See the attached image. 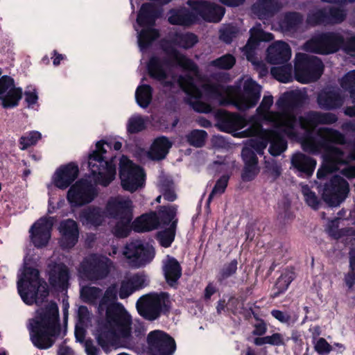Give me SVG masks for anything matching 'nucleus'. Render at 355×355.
<instances>
[{
  "label": "nucleus",
  "instance_id": "obj_1",
  "mask_svg": "<svg viewBox=\"0 0 355 355\" xmlns=\"http://www.w3.org/2000/svg\"><path fill=\"white\" fill-rule=\"evenodd\" d=\"M180 90H176L180 92ZM186 94L184 102L198 113L209 114L214 105H234L239 111L254 107L261 90H181Z\"/></svg>",
  "mask_w": 355,
  "mask_h": 355
},
{
  "label": "nucleus",
  "instance_id": "obj_2",
  "mask_svg": "<svg viewBox=\"0 0 355 355\" xmlns=\"http://www.w3.org/2000/svg\"><path fill=\"white\" fill-rule=\"evenodd\" d=\"M164 51L168 58H162L157 55H153L149 58L146 64L149 76L161 83H165L166 86H172L171 82L166 81L168 78V72L165 66L179 67L186 72L178 78L179 89H200L196 85V80H202V75L198 65L173 46L166 47Z\"/></svg>",
  "mask_w": 355,
  "mask_h": 355
},
{
  "label": "nucleus",
  "instance_id": "obj_3",
  "mask_svg": "<svg viewBox=\"0 0 355 355\" xmlns=\"http://www.w3.org/2000/svg\"><path fill=\"white\" fill-rule=\"evenodd\" d=\"M132 319L124 306L113 302L106 307L103 321L98 322L96 338L104 351L119 342L130 343L133 340L132 332Z\"/></svg>",
  "mask_w": 355,
  "mask_h": 355
},
{
  "label": "nucleus",
  "instance_id": "obj_4",
  "mask_svg": "<svg viewBox=\"0 0 355 355\" xmlns=\"http://www.w3.org/2000/svg\"><path fill=\"white\" fill-rule=\"evenodd\" d=\"M122 147L120 141L111 142L101 139L96 142V149L92 150L87 157V167L94 181L103 187L108 186L115 178L116 169V156H107V149L113 148L119 150Z\"/></svg>",
  "mask_w": 355,
  "mask_h": 355
},
{
  "label": "nucleus",
  "instance_id": "obj_5",
  "mask_svg": "<svg viewBox=\"0 0 355 355\" xmlns=\"http://www.w3.org/2000/svg\"><path fill=\"white\" fill-rule=\"evenodd\" d=\"M60 333L58 307L53 303L34 320L30 329V337L35 347L47 349L54 345Z\"/></svg>",
  "mask_w": 355,
  "mask_h": 355
},
{
  "label": "nucleus",
  "instance_id": "obj_6",
  "mask_svg": "<svg viewBox=\"0 0 355 355\" xmlns=\"http://www.w3.org/2000/svg\"><path fill=\"white\" fill-rule=\"evenodd\" d=\"M17 290L24 302L28 305L44 301L49 293L39 270L33 267L24 268L22 277L17 282Z\"/></svg>",
  "mask_w": 355,
  "mask_h": 355
},
{
  "label": "nucleus",
  "instance_id": "obj_7",
  "mask_svg": "<svg viewBox=\"0 0 355 355\" xmlns=\"http://www.w3.org/2000/svg\"><path fill=\"white\" fill-rule=\"evenodd\" d=\"M136 308L139 315L144 319L154 321L161 315H168L170 313V295L163 291L144 295L137 300Z\"/></svg>",
  "mask_w": 355,
  "mask_h": 355
},
{
  "label": "nucleus",
  "instance_id": "obj_8",
  "mask_svg": "<svg viewBox=\"0 0 355 355\" xmlns=\"http://www.w3.org/2000/svg\"><path fill=\"white\" fill-rule=\"evenodd\" d=\"M324 65L317 56L297 53L294 63L295 79L302 84L317 82L324 73Z\"/></svg>",
  "mask_w": 355,
  "mask_h": 355
},
{
  "label": "nucleus",
  "instance_id": "obj_9",
  "mask_svg": "<svg viewBox=\"0 0 355 355\" xmlns=\"http://www.w3.org/2000/svg\"><path fill=\"white\" fill-rule=\"evenodd\" d=\"M347 139L343 133L331 128H320L315 136L307 137L302 143L304 151L312 154H318L321 150L324 153L330 144L344 145Z\"/></svg>",
  "mask_w": 355,
  "mask_h": 355
},
{
  "label": "nucleus",
  "instance_id": "obj_10",
  "mask_svg": "<svg viewBox=\"0 0 355 355\" xmlns=\"http://www.w3.org/2000/svg\"><path fill=\"white\" fill-rule=\"evenodd\" d=\"M145 177L142 167L134 164L126 156L121 157L119 162V178L124 190L133 193L141 188L145 182Z\"/></svg>",
  "mask_w": 355,
  "mask_h": 355
},
{
  "label": "nucleus",
  "instance_id": "obj_11",
  "mask_svg": "<svg viewBox=\"0 0 355 355\" xmlns=\"http://www.w3.org/2000/svg\"><path fill=\"white\" fill-rule=\"evenodd\" d=\"M344 37L337 32H324L305 42L304 48L306 51L324 55L334 53L343 49Z\"/></svg>",
  "mask_w": 355,
  "mask_h": 355
},
{
  "label": "nucleus",
  "instance_id": "obj_12",
  "mask_svg": "<svg viewBox=\"0 0 355 355\" xmlns=\"http://www.w3.org/2000/svg\"><path fill=\"white\" fill-rule=\"evenodd\" d=\"M349 193V184L338 175L327 181L322 189V198L329 207H338L345 200Z\"/></svg>",
  "mask_w": 355,
  "mask_h": 355
},
{
  "label": "nucleus",
  "instance_id": "obj_13",
  "mask_svg": "<svg viewBox=\"0 0 355 355\" xmlns=\"http://www.w3.org/2000/svg\"><path fill=\"white\" fill-rule=\"evenodd\" d=\"M146 340L151 355H173L176 350L175 339L164 331H151Z\"/></svg>",
  "mask_w": 355,
  "mask_h": 355
},
{
  "label": "nucleus",
  "instance_id": "obj_14",
  "mask_svg": "<svg viewBox=\"0 0 355 355\" xmlns=\"http://www.w3.org/2000/svg\"><path fill=\"white\" fill-rule=\"evenodd\" d=\"M110 259L107 257H98L96 254H92L82 261L80 272L91 281L103 279L110 273Z\"/></svg>",
  "mask_w": 355,
  "mask_h": 355
},
{
  "label": "nucleus",
  "instance_id": "obj_15",
  "mask_svg": "<svg viewBox=\"0 0 355 355\" xmlns=\"http://www.w3.org/2000/svg\"><path fill=\"white\" fill-rule=\"evenodd\" d=\"M155 252L152 245L135 240L125 245L124 255L132 265L139 268L149 263L155 257Z\"/></svg>",
  "mask_w": 355,
  "mask_h": 355
},
{
  "label": "nucleus",
  "instance_id": "obj_16",
  "mask_svg": "<svg viewBox=\"0 0 355 355\" xmlns=\"http://www.w3.org/2000/svg\"><path fill=\"white\" fill-rule=\"evenodd\" d=\"M96 196L92 184L85 179H80L70 187L67 200L72 207H80L90 203Z\"/></svg>",
  "mask_w": 355,
  "mask_h": 355
},
{
  "label": "nucleus",
  "instance_id": "obj_17",
  "mask_svg": "<svg viewBox=\"0 0 355 355\" xmlns=\"http://www.w3.org/2000/svg\"><path fill=\"white\" fill-rule=\"evenodd\" d=\"M55 218L43 216L31 226L29 232L31 242L37 248L47 245L51 236Z\"/></svg>",
  "mask_w": 355,
  "mask_h": 355
},
{
  "label": "nucleus",
  "instance_id": "obj_18",
  "mask_svg": "<svg viewBox=\"0 0 355 355\" xmlns=\"http://www.w3.org/2000/svg\"><path fill=\"white\" fill-rule=\"evenodd\" d=\"M187 4L203 20L209 22H218L225 15V8L219 5L205 0H189Z\"/></svg>",
  "mask_w": 355,
  "mask_h": 355
},
{
  "label": "nucleus",
  "instance_id": "obj_19",
  "mask_svg": "<svg viewBox=\"0 0 355 355\" xmlns=\"http://www.w3.org/2000/svg\"><path fill=\"white\" fill-rule=\"evenodd\" d=\"M323 157L322 166L317 172L318 179L324 178L328 174L338 171L339 166L345 163L343 150L338 147L332 146V144H330Z\"/></svg>",
  "mask_w": 355,
  "mask_h": 355
},
{
  "label": "nucleus",
  "instance_id": "obj_20",
  "mask_svg": "<svg viewBox=\"0 0 355 355\" xmlns=\"http://www.w3.org/2000/svg\"><path fill=\"white\" fill-rule=\"evenodd\" d=\"M107 218L116 220L133 218L132 202L130 199H110L105 207Z\"/></svg>",
  "mask_w": 355,
  "mask_h": 355
},
{
  "label": "nucleus",
  "instance_id": "obj_21",
  "mask_svg": "<svg viewBox=\"0 0 355 355\" xmlns=\"http://www.w3.org/2000/svg\"><path fill=\"white\" fill-rule=\"evenodd\" d=\"M250 137H256L248 141V148H251L255 153L263 155L270 142L269 129L263 128L260 122L253 123V124L245 130Z\"/></svg>",
  "mask_w": 355,
  "mask_h": 355
},
{
  "label": "nucleus",
  "instance_id": "obj_22",
  "mask_svg": "<svg viewBox=\"0 0 355 355\" xmlns=\"http://www.w3.org/2000/svg\"><path fill=\"white\" fill-rule=\"evenodd\" d=\"M59 232L61 239L59 241L60 246L63 249L73 248L78 241L80 230L78 223L73 219L68 218L60 222Z\"/></svg>",
  "mask_w": 355,
  "mask_h": 355
},
{
  "label": "nucleus",
  "instance_id": "obj_23",
  "mask_svg": "<svg viewBox=\"0 0 355 355\" xmlns=\"http://www.w3.org/2000/svg\"><path fill=\"white\" fill-rule=\"evenodd\" d=\"M79 168L74 162L60 166L55 172L53 182L55 187L64 190L68 188L78 178Z\"/></svg>",
  "mask_w": 355,
  "mask_h": 355
},
{
  "label": "nucleus",
  "instance_id": "obj_24",
  "mask_svg": "<svg viewBox=\"0 0 355 355\" xmlns=\"http://www.w3.org/2000/svg\"><path fill=\"white\" fill-rule=\"evenodd\" d=\"M338 121L337 116L331 112L322 113L316 111H309L303 116H300V127L307 130L311 128H315L320 124L331 125Z\"/></svg>",
  "mask_w": 355,
  "mask_h": 355
},
{
  "label": "nucleus",
  "instance_id": "obj_25",
  "mask_svg": "<svg viewBox=\"0 0 355 355\" xmlns=\"http://www.w3.org/2000/svg\"><path fill=\"white\" fill-rule=\"evenodd\" d=\"M215 117L218 129L225 132L232 133L243 127L244 119L238 114L225 110H218Z\"/></svg>",
  "mask_w": 355,
  "mask_h": 355
},
{
  "label": "nucleus",
  "instance_id": "obj_26",
  "mask_svg": "<svg viewBox=\"0 0 355 355\" xmlns=\"http://www.w3.org/2000/svg\"><path fill=\"white\" fill-rule=\"evenodd\" d=\"M291 57V49L284 41H275L266 50V60L271 64H282L288 62Z\"/></svg>",
  "mask_w": 355,
  "mask_h": 355
},
{
  "label": "nucleus",
  "instance_id": "obj_27",
  "mask_svg": "<svg viewBox=\"0 0 355 355\" xmlns=\"http://www.w3.org/2000/svg\"><path fill=\"white\" fill-rule=\"evenodd\" d=\"M162 13V9L157 5L149 2L144 3L137 13V24L142 28L154 27Z\"/></svg>",
  "mask_w": 355,
  "mask_h": 355
},
{
  "label": "nucleus",
  "instance_id": "obj_28",
  "mask_svg": "<svg viewBox=\"0 0 355 355\" xmlns=\"http://www.w3.org/2000/svg\"><path fill=\"white\" fill-rule=\"evenodd\" d=\"M49 275V282L53 288L62 291L68 288L70 272L69 268L64 263H54L50 268Z\"/></svg>",
  "mask_w": 355,
  "mask_h": 355
},
{
  "label": "nucleus",
  "instance_id": "obj_29",
  "mask_svg": "<svg viewBox=\"0 0 355 355\" xmlns=\"http://www.w3.org/2000/svg\"><path fill=\"white\" fill-rule=\"evenodd\" d=\"M162 272L168 285L176 288L182 272L178 261L175 257L167 255L166 259L162 261Z\"/></svg>",
  "mask_w": 355,
  "mask_h": 355
},
{
  "label": "nucleus",
  "instance_id": "obj_30",
  "mask_svg": "<svg viewBox=\"0 0 355 355\" xmlns=\"http://www.w3.org/2000/svg\"><path fill=\"white\" fill-rule=\"evenodd\" d=\"M273 103V97L272 95L264 96L260 105L256 110V116L251 118L253 123L256 122H268L275 123L277 121L280 114L277 112L270 111V108Z\"/></svg>",
  "mask_w": 355,
  "mask_h": 355
},
{
  "label": "nucleus",
  "instance_id": "obj_31",
  "mask_svg": "<svg viewBox=\"0 0 355 355\" xmlns=\"http://www.w3.org/2000/svg\"><path fill=\"white\" fill-rule=\"evenodd\" d=\"M291 164L299 173V176L309 178L315 168L316 161L310 156L297 152L292 156Z\"/></svg>",
  "mask_w": 355,
  "mask_h": 355
},
{
  "label": "nucleus",
  "instance_id": "obj_32",
  "mask_svg": "<svg viewBox=\"0 0 355 355\" xmlns=\"http://www.w3.org/2000/svg\"><path fill=\"white\" fill-rule=\"evenodd\" d=\"M197 21L198 16L194 11L191 12L185 7L173 8L169 11L168 21L171 25L189 26L196 24Z\"/></svg>",
  "mask_w": 355,
  "mask_h": 355
},
{
  "label": "nucleus",
  "instance_id": "obj_33",
  "mask_svg": "<svg viewBox=\"0 0 355 355\" xmlns=\"http://www.w3.org/2000/svg\"><path fill=\"white\" fill-rule=\"evenodd\" d=\"M159 227L157 214L154 211L141 214L132 223V230L138 233L150 232Z\"/></svg>",
  "mask_w": 355,
  "mask_h": 355
},
{
  "label": "nucleus",
  "instance_id": "obj_34",
  "mask_svg": "<svg viewBox=\"0 0 355 355\" xmlns=\"http://www.w3.org/2000/svg\"><path fill=\"white\" fill-rule=\"evenodd\" d=\"M105 210L98 206L90 205L80 211L79 218L83 225L98 227L105 220Z\"/></svg>",
  "mask_w": 355,
  "mask_h": 355
},
{
  "label": "nucleus",
  "instance_id": "obj_35",
  "mask_svg": "<svg viewBox=\"0 0 355 355\" xmlns=\"http://www.w3.org/2000/svg\"><path fill=\"white\" fill-rule=\"evenodd\" d=\"M285 92L276 102L277 108L282 112H287L302 105L307 90H298L299 93Z\"/></svg>",
  "mask_w": 355,
  "mask_h": 355
},
{
  "label": "nucleus",
  "instance_id": "obj_36",
  "mask_svg": "<svg viewBox=\"0 0 355 355\" xmlns=\"http://www.w3.org/2000/svg\"><path fill=\"white\" fill-rule=\"evenodd\" d=\"M318 95L317 102L320 108L331 110L340 107L344 100L338 90H320Z\"/></svg>",
  "mask_w": 355,
  "mask_h": 355
},
{
  "label": "nucleus",
  "instance_id": "obj_37",
  "mask_svg": "<svg viewBox=\"0 0 355 355\" xmlns=\"http://www.w3.org/2000/svg\"><path fill=\"white\" fill-rule=\"evenodd\" d=\"M279 6L275 0H258L252 6V10L259 19H267L278 12Z\"/></svg>",
  "mask_w": 355,
  "mask_h": 355
},
{
  "label": "nucleus",
  "instance_id": "obj_38",
  "mask_svg": "<svg viewBox=\"0 0 355 355\" xmlns=\"http://www.w3.org/2000/svg\"><path fill=\"white\" fill-rule=\"evenodd\" d=\"M171 146L172 143L166 137H159L153 142L149 155L154 160H162L166 157Z\"/></svg>",
  "mask_w": 355,
  "mask_h": 355
},
{
  "label": "nucleus",
  "instance_id": "obj_39",
  "mask_svg": "<svg viewBox=\"0 0 355 355\" xmlns=\"http://www.w3.org/2000/svg\"><path fill=\"white\" fill-rule=\"evenodd\" d=\"M270 147L268 151L274 157L280 155L288 147L286 139L279 132L269 129Z\"/></svg>",
  "mask_w": 355,
  "mask_h": 355
},
{
  "label": "nucleus",
  "instance_id": "obj_40",
  "mask_svg": "<svg viewBox=\"0 0 355 355\" xmlns=\"http://www.w3.org/2000/svg\"><path fill=\"white\" fill-rule=\"evenodd\" d=\"M295 278V274L290 270H286L277 278L275 285L272 288L270 297L272 299L278 297L280 295L284 293L291 283Z\"/></svg>",
  "mask_w": 355,
  "mask_h": 355
},
{
  "label": "nucleus",
  "instance_id": "obj_41",
  "mask_svg": "<svg viewBox=\"0 0 355 355\" xmlns=\"http://www.w3.org/2000/svg\"><path fill=\"white\" fill-rule=\"evenodd\" d=\"M171 42L180 48L189 49L198 42V37L191 32H176L171 37Z\"/></svg>",
  "mask_w": 355,
  "mask_h": 355
},
{
  "label": "nucleus",
  "instance_id": "obj_42",
  "mask_svg": "<svg viewBox=\"0 0 355 355\" xmlns=\"http://www.w3.org/2000/svg\"><path fill=\"white\" fill-rule=\"evenodd\" d=\"M23 90H0V105L4 109L17 107L22 98Z\"/></svg>",
  "mask_w": 355,
  "mask_h": 355
},
{
  "label": "nucleus",
  "instance_id": "obj_43",
  "mask_svg": "<svg viewBox=\"0 0 355 355\" xmlns=\"http://www.w3.org/2000/svg\"><path fill=\"white\" fill-rule=\"evenodd\" d=\"M159 37V32L153 27L144 28L138 34V44L141 50L148 49Z\"/></svg>",
  "mask_w": 355,
  "mask_h": 355
},
{
  "label": "nucleus",
  "instance_id": "obj_44",
  "mask_svg": "<svg viewBox=\"0 0 355 355\" xmlns=\"http://www.w3.org/2000/svg\"><path fill=\"white\" fill-rule=\"evenodd\" d=\"M178 219L173 221L169 227L157 232L156 238L160 245L164 248H169L175 237Z\"/></svg>",
  "mask_w": 355,
  "mask_h": 355
},
{
  "label": "nucleus",
  "instance_id": "obj_45",
  "mask_svg": "<svg viewBox=\"0 0 355 355\" xmlns=\"http://www.w3.org/2000/svg\"><path fill=\"white\" fill-rule=\"evenodd\" d=\"M157 214L159 225H168L175 221L177 214V208L174 205L171 206H160L158 209Z\"/></svg>",
  "mask_w": 355,
  "mask_h": 355
},
{
  "label": "nucleus",
  "instance_id": "obj_46",
  "mask_svg": "<svg viewBox=\"0 0 355 355\" xmlns=\"http://www.w3.org/2000/svg\"><path fill=\"white\" fill-rule=\"evenodd\" d=\"M237 269L238 261L235 259L230 262L224 263L216 275L217 282L223 284L225 280L233 277L236 273Z\"/></svg>",
  "mask_w": 355,
  "mask_h": 355
},
{
  "label": "nucleus",
  "instance_id": "obj_47",
  "mask_svg": "<svg viewBox=\"0 0 355 355\" xmlns=\"http://www.w3.org/2000/svg\"><path fill=\"white\" fill-rule=\"evenodd\" d=\"M283 64L272 67L270 74L279 82L286 83L292 80V67L290 64Z\"/></svg>",
  "mask_w": 355,
  "mask_h": 355
},
{
  "label": "nucleus",
  "instance_id": "obj_48",
  "mask_svg": "<svg viewBox=\"0 0 355 355\" xmlns=\"http://www.w3.org/2000/svg\"><path fill=\"white\" fill-rule=\"evenodd\" d=\"M290 340V338H287L286 341L284 340L283 336L279 333H274L271 336H266L263 337H257L254 339V344L257 346H261L266 344H268L273 346H282L286 345V343Z\"/></svg>",
  "mask_w": 355,
  "mask_h": 355
},
{
  "label": "nucleus",
  "instance_id": "obj_49",
  "mask_svg": "<svg viewBox=\"0 0 355 355\" xmlns=\"http://www.w3.org/2000/svg\"><path fill=\"white\" fill-rule=\"evenodd\" d=\"M303 21L302 15L297 12L286 13L282 21V28L286 31H295Z\"/></svg>",
  "mask_w": 355,
  "mask_h": 355
},
{
  "label": "nucleus",
  "instance_id": "obj_50",
  "mask_svg": "<svg viewBox=\"0 0 355 355\" xmlns=\"http://www.w3.org/2000/svg\"><path fill=\"white\" fill-rule=\"evenodd\" d=\"M230 178V176L229 175L225 174L220 176L216 180L215 185L214 186L207 200V205H209V204L211 203V202L216 196H220L225 192L226 189L228 186Z\"/></svg>",
  "mask_w": 355,
  "mask_h": 355
},
{
  "label": "nucleus",
  "instance_id": "obj_51",
  "mask_svg": "<svg viewBox=\"0 0 355 355\" xmlns=\"http://www.w3.org/2000/svg\"><path fill=\"white\" fill-rule=\"evenodd\" d=\"M133 218H128L116 220L112 229L114 235L117 238H125L129 236L132 228V220Z\"/></svg>",
  "mask_w": 355,
  "mask_h": 355
},
{
  "label": "nucleus",
  "instance_id": "obj_52",
  "mask_svg": "<svg viewBox=\"0 0 355 355\" xmlns=\"http://www.w3.org/2000/svg\"><path fill=\"white\" fill-rule=\"evenodd\" d=\"M146 128V121L143 116L139 114L130 117L126 125L127 132L131 135L139 133Z\"/></svg>",
  "mask_w": 355,
  "mask_h": 355
},
{
  "label": "nucleus",
  "instance_id": "obj_53",
  "mask_svg": "<svg viewBox=\"0 0 355 355\" xmlns=\"http://www.w3.org/2000/svg\"><path fill=\"white\" fill-rule=\"evenodd\" d=\"M306 22L308 24L313 26L329 24L327 8L319 9L309 14L307 16Z\"/></svg>",
  "mask_w": 355,
  "mask_h": 355
},
{
  "label": "nucleus",
  "instance_id": "obj_54",
  "mask_svg": "<svg viewBox=\"0 0 355 355\" xmlns=\"http://www.w3.org/2000/svg\"><path fill=\"white\" fill-rule=\"evenodd\" d=\"M207 137V133L203 130H193L187 136V141L190 146L196 148H201Z\"/></svg>",
  "mask_w": 355,
  "mask_h": 355
},
{
  "label": "nucleus",
  "instance_id": "obj_55",
  "mask_svg": "<svg viewBox=\"0 0 355 355\" xmlns=\"http://www.w3.org/2000/svg\"><path fill=\"white\" fill-rule=\"evenodd\" d=\"M235 63V57L230 53H227L211 60L209 65L219 69L229 70L234 66Z\"/></svg>",
  "mask_w": 355,
  "mask_h": 355
},
{
  "label": "nucleus",
  "instance_id": "obj_56",
  "mask_svg": "<svg viewBox=\"0 0 355 355\" xmlns=\"http://www.w3.org/2000/svg\"><path fill=\"white\" fill-rule=\"evenodd\" d=\"M42 135L38 131H31L26 135L20 137L19 140L21 150H26L28 148L35 145L41 139Z\"/></svg>",
  "mask_w": 355,
  "mask_h": 355
},
{
  "label": "nucleus",
  "instance_id": "obj_57",
  "mask_svg": "<svg viewBox=\"0 0 355 355\" xmlns=\"http://www.w3.org/2000/svg\"><path fill=\"white\" fill-rule=\"evenodd\" d=\"M302 194L304 196L306 203L312 209L317 210L320 208V200L315 192L311 191L308 185H304L302 189Z\"/></svg>",
  "mask_w": 355,
  "mask_h": 355
},
{
  "label": "nucleus",
  "instance_id": "obj_58",
  "mask_svg": "<svg viewBox=\"0 0 355 355\" xmlns=\"http://www.w3.org/2000/svg\"><path fill=\"white\" fill-rule=\"evenodd\" d=\"M153 90H135V99L137 103L142 108H146L153 99Z\"/></svg>",
  "mask_w": 355,
  "mask_h": 355
},
{
  "label": "nucleus",
  "instance_id": "obj_59",
  "mask_svg": "<svg viewBox=\"0 0 355 355\" xmlns=\"http://www.w3.org/2000/svg\"><path fill=\"white\" fill-rule=\"evenodd\" d=\"M101 289L95 286L83 287L80 291V296L85 302H92L100 297Z\"/></svg>",
  "mask_w": 355,
  "mask_h": 355
},
{
  "label": "nucleus",
  "instance_id": "obj_60",
  "mask_svg": "<svg viewBox=\"0 0 355 355\" xmlns=\"http://www.w3.org/2000/svg\"><path fill=\"white\" fill-rule=\"evenodd\" d=\"M329 24H340L345 19L344 10L339 8L331 7L327 8Z\"/></svg>",
  "mask_w": 355,
  "mask_h": 355
},
{
  "label": "nucleus",
  "instance_id": "obj_61",
  "mask_svg": "<svg viewBox=\"0 0 355 355\" xmlns=\"http://www.w3.org/2000/svg\"><path fill=\"white\" fill-rule=\"evenodd\" d=\"M259 44L260 42L249 37L246 44L243 48V51L248 60H251L257 57L256 49L259 46Z\"/></svg>",
  "mask_w": 355,
  "mask_h": 355
},
{
  "label": "nucleus",
  "instance_id": "obj_62",
  "mask_svg": "<svg viewBox=\"0 0 355 355\" xmlns=\"http://www.w3.org/2000/svg\"><path fill=\"white\" fill-rule=\"evenodd\" d=\"M244 165L258 166V157L254 151L248 147H244L241 151Z\"/></svg>",
  "mask_w": 355,
  "mask_h": 355
},
{
  "label": "nucleus",
  "instance_id": "obj_63",
  "mask_svg": "<svg viewBox=\"0 0 355 355\" xmlns=\"http://www.w3.org/2000/svg\"><path fill=\"white\" fill-rule=\"evenodd\" d=\"M341 89H355V70L346 73L338 79Z\"/></svg>",
  "mask_w": 355,
  "mask_h": 355
},
{
  "label": "nucleus",
  "instance_id": "obj_64",
  "mask_svg": "<svg viewBox=\"0 0 355 355\" xmlns=\"http://www.w3.org/2000/svg\"><path fill=\"white\" fill-rule=\"evenodd\" d=\"M259 168L258 166L244 165L241 173V179L244 182L252 181L258 175Z\"/></svg>",
  "mask_w": 355,
  "mask_h": 355
}]
</instances>
